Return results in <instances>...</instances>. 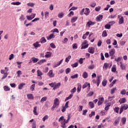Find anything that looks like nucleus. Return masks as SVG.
<instances>
[{"label": "nucleus", "mask_w": 128, "mask_h": 128, "mask_svg": "<svg viewBox=\"0 0 128 128\" xmlns=\"http://www.w3.org/2000/svg\"><path fill=\"white\" fill-rule=\"evenodd\" d=\"M49 86H51V88H53V90H58L61 84L60 82L56 83V82H52L51 84H49Z\"/></svg>", "instance_id": "obj_1"}, {"label": "nucleus", "mask_w": 128, "mask_h": 128, "mask_svg": "<svg viewBox=\"0 0 128 128\" xmlns=\"http://www.w3.org/2000/svg\"><path fill=\"white\" fill-rule=\"evenodd\" d=\"M58 106H60V100L58 98H56L54 100V104L52 106V110H54V108H56Z\"/></svg>", "instance_id": "obj_2"}, {"label": "nucleus", "mask_w": 128, "mask_h": 128, "mask_svg": "<svg viewBox=\"0 0 128 128\" xmlns=\"http://www.w3.org/2000/svg\"><path fill=\"white\" fill-rule=\"evenodd\" d=\"M64 116H62L59 118L58 122H60L61 126L62 128H66V123L64 121Z\"/></svg>", "instance_id": "obj_3"}, {"label": "nucleus", "mask_w": 128, "mask_h": 128, "mask_svg": "<svg viewBox=\"0 0 128 128\" xmlns=\"http://www.w3.org/2000/svg\"><path fill=\"white\" fill-rule=\"evenodd\" d=\"M100 78H102V76H97L96 80H92L93 84H96L97 86H100Z\"/></svg>", "instance_id": "obj_4"}, {"label": "nucleus", "mask_w": 128, "mask_h": 128, "mask_svg": "<svg viewBox=\"0 0 128 128\" xmlns=\"http://www.w3.org/2000/svg\"><path fill=\"white\" fill-rule=\"evenodd\" d=\"M128 104H123L122 105L120 110V114H122V112H124V110H128Z\"/></svg>", "instance_id": "obj_5"}, {"label": "nucleus", "mask_w": 128, "mask_h": 128, "mask_svg": "<svg viewBox=\"0 0 128 128\" xmlns=\"http://www.w3.org/2000/svg\"><path fill=\"white\" fill-rule=\"evenodd\" d=\"M67 108H68V102H67L65 104L64 106H62V112H66V110Z\"/></svg>", "instance_id": "obj_6"}, {"label": "nucleus", "mask_w": 128, "mask_h": 128, "mask_svg": "<svg viewBox=\"0 0 128 128\" xmlns=\"http://www.w3.org/2000/svg\"><path fill=\"white\" fill-rule=\"evenodd\" d=\"M94 24H96L95 22L88 20L86 24V26H88V28H90L91 26H94Z\"/></svg>", "instance_id": "obj_7"}, {"label": "nucleus", "mask_w": 128, "mask_h": 128, "mask_svg": "<svg viewBox=\"0 0 128 128\" xmlns=\"http://www.w3.org/2000/svg\"><path fill=\"white\" fill-rule=\"evenodd\" d=\"M114 54H116V50L114 48L110 50L109 52V54L110 56L111 57V60H112L114 58Z\"/></svg>", "instance_id": "obj_8"}, {"label": "nucleus", "mask_w": 128, "mask_h": 128, "mask_svg": "<svg viewBox=\"0 0 128 128\" xmlns=\"http://www.w3.org/2000/svg\"><path fill=\"white\" fill-rule=\"evenodd\" d=\"M26 18H27V20H32V18H36V14H33L30 16H26Z\"/></svg>", "instance_id": "obj_9"}, {"label": "nucleus", "mask_w": 128, "mask_h": 128, "mask_svg": "<svg viewBox=\"0 0 128 128\" xmlns=\"http://www.w3.org/2000/svg\"><path fill=\"white\" fill-rule=\"evenodd\" d=\"M118 18H119L118 24H124V17L120 15L118 16Z\"/></svg>", "instance_id": "obj_10"}, {"label": "nucleus", "mask_w": 128, "mask_h": 128, "mask_svg": "<svg viewBox=\"0 0 128 128\" xmlns=\"http://www.w3.org/2000/svg\"><path fill=\"white\" fill-rule=\"evenodd\" d=\"M56 38V36H54V33H52L48 36H46V38L48 40H52V38Z\"/></svg>", "instance_id": "obj_11"}, {"label": "nucleus", "mask_w": 128, "mask_h": 128, "mask_svg": "<svg viewBox=\"0 0 128 128\" xmlns=\"http://www.w3.org/2000/svg\"><path fill=\"white\" fill-rule=\"evenodd\" d=\"M88 52H90V54H94V47H90L88 48Z\"/></svg>", "instance_id": "obj_12"}, {"label": "nucleus", "mask_w": 128, "mask_h": 128, "mask_svg": "<svg viewBox=\"0 0 128 128\" xmlns=\"http://www.w3.org/2000/svg\"><path fill=\"white\" fill-rule=\"evenodd\" d=\"M104 98H98V106H100V104H102L103 102H104Z\"/></svg>", "instance_id": "obj_13"}, {"label": "nucleus", "mask_w": 128, "mask_h": 128, "mask_svg": "<svg viewBox=\"0 0 128 128\" xmlns=\"http://www.w3.org/2000/svg\"><path fill=\"white\" fill-rule=\"evenodd\" d=\"M48 76L50 78H54V74L52 70H50L49 71V72L48 73Z\"/></svg>", "instance_id": "obj_14"}, {"label": "nucleus", "mask_w": 128, "mask_h": 128, "mask_svg": "<svg viewBox=\"0 0 128 128\" xmlns=\"http://www.w3.org/2000/svg\"><path fill=\"white\" fill-rule=\"evenodd\" d=\"M33 46L34 48H40L41 45L40 44V42H36L35 43L33 44Z\"/></svg>", "instance_id": "obj_15"}, {"label": "nucleus", "mask_w": 128, "mask_h": 128, "mask_svg": "<svg viewBox=\"0 0 128 128\" xmlns=\"http://www.w3.org/2000/svg\"><path fill=\"white\" fill-rule=\"evenodd\" d=\"M103 16L102 15H98V16H97L96 18V22H100V20H102V18H103Z\"/></svg>", "instance_id": "obj_16"}, {"label": "nucleus", "mask_w": 128, "mask_h": 128, "mask_svg": "<svg viewBox=\"0 0 128 128\" xmlns=\"http://www.w3.org/2000/svg\"><path fill=\"white\" fill-rule=\"evenodd\" d=\"M90 8H86L85 11L84 12V14H85L86 16H88V14H90Z\"/></svg>", "instance_id": "obj_17"}, {"label": "nucleus", "mask_w": 128, "mask_h": 128, "mask_svg": "<svg viewBox=\"0 0 128 128\" xmlns=\"http://www.w3.org/2000/svg\"><path fill=\"white\" fill-rule=\"evenodd\" d=\"M111 104H112V103L110 102L106 104L105 106V108H104L105 110H108L110 108V106Z\"/></svg>", "instance_id": "obj_18"}, {"label": "nucleus", "mask_w": 128, "mask_h": 128, "mask_svg": "<svg viewBox=\"0 0 128 128\" xmlns=\"http://www.w3.org/2000/svg\"><path fill=\"white\" fill-rule=\"evenodd\" d=\"M78 20V16H73L71 19V22L72 24H74V22H76Z\"/></svg>", "instance_id": "obj_19"}, {"label": "nucleus", "mask_w": 128, "mask_h": 128, "mask_svg": "<svg viewBox=\"0 0 128 128\" xmlns=\"http://www.w3.org/2000/svg\"><path fill=\"white\" fill-rule=\"evenodd\" d=\"M82 76L84 78H88V74L86 72H84L82 74Z\"/></svg>", "instance_id": "obj_20"}, {"label": "nucleus", "mask_w": 128, "mask_h": 128, "mask_svg": "<svg viewBox=\"0 0 128 128\" xmlns=\"http://www.w3.org/2000/svg\"><path fill=\"white\" fill-rule=\"evenodd\" d=\"M88 106L90 108H94V104L92 102H89Z\"/></svg>", "instance_id": "obj_21"}, {"label": "nucleus", "mask_w": 128, "mask_h": 128, "mask_svg": "<svg viewBox=\"0 0 128 128\" xmlns=\"http://www.w3.org/2000/svg\"><path fill=\"white\" fill-rule=\"evenodd\" d=\"M88 86V88H90V83L86 82L82 86V88H87Z\"/></svg>", "instance_id": "obj_22"}, {"label": "nucleus", "mask_w": 128, "mask_h": 128, "mask_svg": "<svg viewBox=\"0 0 128 128\" xmlns=\"http://www.w3.org/2000/svg\"><path fill=\"white\" fill-rule=\"evenodd\" d=\"M46 42V40L44 37H42L40 40V44H44Z\"/></svg>", "instance_id": "obj_23"}, {"label": "nucleus", "mask_w": 128, "mask_h": 128, "mask_svg": "<svg viewBox=\"0 0 128 128\" xmlns=\"http://www.w3.org/2000/svg\"><path fill=\"white\" fill-rule=\"evenodd\" d=\"M24 86H26V84L24 83H21L18 86V90H22L24 88Z\"/></svg>", "instance_id": "obj_24"}, {"label": "nucleus", "mask_w": 128, "mask_h": 128, "mask_svg": "<svg viewBox=\"0 0 128 128\" xmlns=\"http://www.w3.org/2000/svg\"><path fill=\"white\" fill-rule=\"evenodd\" d=\"M32 60L34 62V64H36V62H38L39 60L38 58H36L35 57H33L32 58Z\"/></svg>", "instance_id": "obj_25"}, {"label": "nucleus", "mask_w": 128, "mask_h": 128, "mask_svg": "<svg viewBox=\"0 0 128 128\" xmlns=\"http://www.w3.org/2000/svg\"><path fill=\"white\" fill-rule=\"evenodd\" d=\"M52 56V52H46L45 54V58H48Z\"/></svg>", "instance_id": "obj_26"}, {"label": "nucleus", "mask_w": 128, "mask_h": 128, "mask_svg": "<svg viewBox=\"0 0 128 128\" xmlns=\"http://www.w3.org/2000/svg\"><path fill=\"white\" fill-rule=\"evenodd\" d=\"M82 90V84H78V88H77V92H80Z\"/></svg>", "instance_id": "obj_27"}, {"label": "nucleus", "mask_w": 128, "mask_h": 128, "mask_svg": "<svg viewBox=\"0 0 128 128\" xmlns=\"http://www.w3.org/2000/svg\"><path fill=\"white\" fill-rule=\"evenodd\" d=\"M64 14L62 12H60L58 13V16L59 18H64Z\"/></svg>", "instance_id": "obj_28"}, {"label": "nucleus", "mask_w": 128, "mask_h": 128, "mask_svg": "<svg viewBox=\"0 0 128 128\" xmlns=\"http://www.w3.org/2000/svg\"><path fill=\"white\" fill-rule=\"evenodd\" d=\"M46 62V59L41 60L38 62V64H44V62Z\"/></svg>", "instance_id": "obj_29"}, {"label": "nucleus", "mask_w": 128, "mask_h": 128, "mask_svg": "<svg viewBox=\"0 0 128 128\" xmlns=\"http://www.w3.org/2000/svg\"><path fill=\"white\" fill-rule=\"evenodd\" d=\"M116 66L115 64H114L112 66V72H116Z\"/></svg>", "instance_id": "obj_30"}, {"label": "nucleus", "mask_w": 128, "mask_h": 128, "mask_svg": "<svg viewBox=\"0 0 128 128\" xmlns=\"http://www.w3.org/2000/svg\"><path fill=\"white\" fill-rule=\"evenodd\" d=\"M88 48V44H82L81 50H85V48Z\"/></svg>", "instance_id": "obj_31"}, {"label": "nucleus", "mask_w": 128, "mask_h": 128, "mask_svg": "<svg viewBox=\"0 0 128 128\" xmlns=\"http://www.w3.org/2000/svg\"><path fill=\"white\" fill-rule=\"evenodd\" d=\"M116 87L113 88L110 90V94H114V92H116Z\"/></svg>", "instance_id": "obj_32"}, {"label": "nucleus", "mask_w": 128, "mask_h": 128, "mask_svg": "<svg viewBox=\"0 0 128 128\" xmlns=\"http://www.w3.org/2000/svg\"><path fill=\"white\" fill-rule=\"evenodd\" d=\"M27 97L28 100H34V96L32 94H28Z\"/></svg>", "instance_id": "obj_33"}, {"label": "nucleus", "mask_w": 128, "mask_h": 128, "mask_svg": "<svg viewBox=\"0 0 128 128\" xmlns=\"http://www.w3.org/2000/svg\"><path fill=\"white\" fill-rule=\"evenodd\" d=\"M22 3L20 2H12L11 3V4H12V6H20V4Z\"/></svg>", "instance_id": "obj_34"}, {"label": "nucleus", "mask_w": 128, "mask_h": 128, "mask_svg": "<svg viewBox=\"0 0 128 128\" xmlns=\"http://www.w3.org/2000/svg\"><path fill=\"white\" fill-rule=\"evenodd\" d=\"M109 64L108 63H104L103 66L104 70H108V68Z\"/></svg>", "instance_id": "obj_35"}, {"label": "nucleus", "mask_w": 128, "mask_h": 128, "mask_svg": "<svg viewBox=\"0 0 128 128\" xmlns=\"http://www.w3.org/2000/svg\"><path fill=\"white\" fill-rule=\"evenodd\" d=\"M106 84H108V80H106V79H104L102 82V86H106Z\"/></svg>", "instance_id": "obj_36"}, {"label": "nucleus", "mask_w": 128, "mask_h": 128, "mask_svg": "<svg viewBox=\"0 0 128 128\" xmlns=\"http://www.w3.org/2000/svg\"><path fill=\"white\" fill-rule=\"evenodd\" d=\"M94 68H96V66L94 64H92L91 65L88 66V70H94Z\"/></svg>", "instance_id": "obj_37"}, {"label": "nucleus", "mask_w": 128, "mask_h": 128, "mask_svg": "<svg viewBox=\"0 0 128 128\" xmlns=\"http://www.w3.org/2000/svg\"><path fill=\"white\" fill-rule=\"evenodd\" d=\"M4 90L5 92H8L9 90H10V88H8V86H4Z\"/></svg>", "instance_id": "obj_38"}, {"label": "nucleus", "mask_w": 128, "mask_h": 128, "mask_svg": "<svg viewBox=\"0 0 128 128\" xmlns=\"http://www.w3.org/2000/svg\"><path fill=\"white\" fill-rule=\"evenodd\" d=\"M37 74L38 76H42V72L40 70H37Z\"/></svg>", "instance_id": "obj_39"}, {"label": "nucleus", "mask_w": 128, "mask_h": 128, "mask_svg": "<svg viewBox=\"0 0 128 128\" xmlns=\"http://www.w3.org/2000/svg\"><path fill=\"white\" fill-rule=\"evenodd\" d=\"M126 102V98H122L120 99L119 100V102H120V104H124V102Z\"/></svg>", "instance_id": "obj_40"}, {"label": "nucleus", "mask_w": 128, "mask_h": 128, "mask_svg": "<svg viewBox=\"0 0 128 128\" xmlns=\"http://www.w3.org/2000/svg\"><path fill=\"white\" fill-rule=\"evenodd\" d=\"M36 106H34L33 110V112L35 116H38V112H36Z\"/></svg>", "instance_id": "obj_41"}, {"label": "nucleus", "mask_w": 128, "mask_h": 128, "mask_svg": "<svg viewBox=\"0 0 128 128\" xmlns=\"http://www.w3.org/2000/svg\"><path fill=\"white\" fill-rule=\"evenodd\" d=\"M28 6H30L31 8H34V2H29L27 4Z\"/></svg>", "instance_id": "obj_42"}, {"label": "nucleus", "mask_w": 128, "mask_h": 128, "mask_svg": "<svg viewBox=\"0 0 128 128\" xmlns=\"http://www.w3.org/2000/svg\"><path fill=\"white\" fill-rule=\"evenodd\" d=\"M43 122H46V120H48V116L46 115L44 116L42 118Z\"/></svg>", "instance_id": "obj_43"}, {"label": "nucleus", "mask_w": 128, "mask_h": 128, "mask_svg": "<svg viewBox=\"0 0 128 128\" xmlns=\"http://www.w3.org/2000/svg\"><path fill=\"white\" fill-rule=\"evenodd\" d=\"M70 58H72V56H68L67 58H66L65 62H70Z\"/></svg>", "instance_id": "obj_44"}, {"label": "nucleus", "mask_w": 128, "mask_h": 128, "mask_svg": "<svg viewBox=\"0 0 128 128\" xmlns=\"http://www.w3.org/2000/svg\"><path fill=\"white\" fill-rule=\"evenodd\" d=\"M114 110L115 112L118 114V110H120V108L118 107H115L114 108Z\"/></svg>", "instance_id": "obj_45"}, {"label": "nucleus", "mask_w": 128, "mask_h": 128, "mask_svg": "<svg viewBox=\"0 0 128 128\" xmlns=\"http://www.w3.org/2000/svg\"><path fill=\"white\" fill-rule=\"evenodd\" d=\"M70 13L68 14V16L69 18H72V16H74V12L72 11H70Z\"/></svg>", "instance_id": "obj_46"}, {"label": "nucleus", "mask_w": 128, "mask_h": 128, "mask_svg": "<svg viewBox=\"0 0 128 128\" xmlns=\"http://www.w3.org/2000/svg\"><path fill=\"white\" fill-rule=\"evenodd\" d=\"M120 66L121 70H126V65H124V64H121Z\"/></svg>", "instance_id": "obj_47"}, {"label": "nucleus", "mask_w": 128, "mask_h": 128, "mask_svg": "<svg viewBox=\"0 0 128 128\" xmlns=\"http://www.w3.org/2000/svg\"><path fill=\"white\" fill-rule=\"evenodd\" d=\"M120 94H126V89H123L120 92Z\"/></svg>", "instance_id": "obj_48"}, {"label": "nucleus", "mask_w": 128, "mask_h": 128, "mask_svg": "<svg viewBox=\"0 0 128 128\" xmlns=\"http://www.w3.org/2000/svg\"><path fill=\"white\" fill-rule=\"evenodd\" d=\"M71 78H78V74H75L72 76H70Z\"/></svg>", "instance_id": "obj_49"}, {"label": "nucleus", "mask_w": 128, "mask_h": 128, "mask_svg": "<svg viewBox=\"0 0 128 128\" xmlns=\"http://www.w3.org/2000/svg\"><path fill=\"white\" fill-rule=\"evenodd\" d=\"M20 22H22V21L24 20L25 18H24V14H21V16L20 18Z\"/></svg>", "instance_id": "obj_50"}, {"label": "nucleus", "mask_w": 128, "mask_h": 128, "mask_svg": "<svg viewBox=\"0 0 128 128\" xmlns=\"http://www.w3.org/2000/svg\"><path fill=\"white\" fill-rule=\"evenodd\" d=\"M84 10H86V9H84V8L80 12V16H83L84 14Z\"/></svg>", "instance_id": "obj_51"}, {"label": "nucleus", "mask_w": 128, "mask_h": 128, "mask_svg": "<svg viewBox=\"0 0 128 128\" xmlns=\"http://www.w3.org/2000/svg\"><path fill=\"white\" fill-rule=\"evenodd\" d=\"M36 86V84H32L31 86H30V90H32V92H34V87Z\"/></svg>", "instance_id": "obj_52"}, {"label": "nucleus", "mask_w": 128, "mask_h": 128, "mask_svg": "<svg viewBox=\"0 0 128 128\" xmlns=\"http://www.w3.org/2000/svg\"><path fill=\"white\" fill-rule=\"evenodd\" d=\"M110 26H111L110 25L108 24H106V25H105L104 28L106 30H110Z\"/></svg>", "instance_id": "obj_53"}, {"label": "nucleus", "mask_w": 128, "mask_h": 128, "mask_svg": "<svg viewBox=\"0 0 128 128\" xmlns=\"http://www.w3.org/2000/svg\"><path fill=\"white\" fill-rule=\"evenodd\" d=\"M78 10V7L72 6L69 10V12H70V10Z\"/></svg>", "instance_id": "obj_54"}, {"label": "nucleus", "mask_w": 128, "mask_h": 128, "mask_svg": "<svg viewBox=\"0 0 128 128\" xmlns=\"http://www.w3.org/2000/svg\"><path fill=\"white\" fill-rule=\"evenodd\" d=\"M78 66V64L77 62L72 64V68H76Z\"/></svg>", "instance_id": "obj_55"}, {"label": "nucleus", "mask_w": 128, "mask_h": 128, "mask_svg": "<svg viewBox=\"0 0 128 128\" xmlns=\"http://www.w3.org/2000/svg\"><path fill=\"white\" fill-rule=\"evenodd\" d=\"M46 98H48L46 96L42 98V99L40 100V102H46Z\"/></svg>", "instance_id": "obj_56"}, {"label": "nucleus", "mask_w": 128, "mask_h": 128, "mask_svg": "<svg viewBox=\"0 0 128 128\" xmlns=\"http://www.w3.org/2000/svg\"><path fill=\"white\" fill-rule=\"evenodd\" d=\"M73 50H76L78 48V44H74L72 45Z\"/></svg>", "instance_id": "obj_57"}, {"label": "nucleus", "mask_w": 128, "mask_h": 128, "mask_svg": "<svg viewBox=\"0 0 128 128\" xmlns=\"http://www.w3.org/2000/svg\"><path fill=\"white\" fill-rule=\"evenodd\" d=\"M122 122L123 124H126V118H122Z\"/></svg>", "instance_id": "obj_58"}, {"label": "nucleus", "mask_w": 128, "mask_h": 128, "mask_svg": "<svg viewBox=\"0 0 128 128\" xmlns=\"http://www.w3.org/2000/svg\"><path fill=\"white\" fill-rule=\"evenodd\" d=\"M76 87H74V88L71 90L70 92L72 94H74V92H76Z\"/></svg>", "instance_id": "obj_59"}, {"label": "nucleus", "mask_w": 128, "mask_h": 128, "mask_svg": "<svg viewBox=\"0 0 128 128\" xmlns=\"http://www.w3.org/2000/svg\"><path fill=\"white\" fill-rule=\"evenodd\" d=\"M108 36V34H106V30H104L102 32V36L104 37V36Z\"/></svg>", "instance_id": "obj_60"}, {"label": "nucleus", "mask_w": 128, "mask_h": 128, "mask_svg": "<svg viewBox=\"0 0 128 128\" xmlns=\"http://www.w3.org/2000/svg\"><path fill=\"white\" fill-rule=\"evenodd\" d=\"M73 95L72 94H70L68 97L66 98L65 100H70L72 98Z\"/></svg>", "instance_id": "obj_61"}, {"label": "nucleus", "mask_w": 128, "mask_h": 128, "mask_svg": "<svg viewBox=\"0 0 128 128\" xmlns=\"http://www.w3.org/2000/svg\"><path fill=\"white\" fill-rule=\"evenodd\" d=\"M70 68H67L66 70V74H70Z\"/></svg>", "instance_id": "obj_62"}, {"label": "nucleus", "mask_w": 128, "mask_h": 128, "mask_svg": "<svg viewBox=\"0 0 128 128\" xmlns=\"http://www.w3.org/2000/svg\"><path fill=\"white\" fill-rule=\"evenodd\" d=\"M17 74H18V78H20V75L22 74V71L19 70L17 72Z\"/></svg>", "instance_id": "obj_63"}, {"label": "nucleus", "mask_w": 128, "mask_h": 128, "mask_svg": "<svg viewBox=\"0 0 128 128\" xmlns=\"http://www.w3.org/2000/svg\"><path fill=\"white\" fill-rule=\"evenodd\" d=\"M32 128H36V122H33L32 124Z\"/></svg>", "instance_id": "obj_64"}]
</instances>
